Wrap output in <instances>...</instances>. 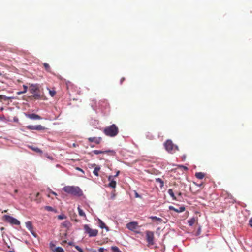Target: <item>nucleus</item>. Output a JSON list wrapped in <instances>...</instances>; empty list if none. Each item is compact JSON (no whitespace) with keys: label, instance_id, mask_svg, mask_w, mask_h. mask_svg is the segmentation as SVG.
<instances>
[{"label":"nucleus","instance_id":"nucleus-1","mask_svg":"<svg viewBox=\"0 0 252 252\" xmlns=\"http://www.w3.org/2000/svg\"><path fill=\"white\" fill-rule=\"evenodd\" d=\"M66 193L76 196H81L83 192L79 187L74 186H66L63 189Z\"/></svg>","mask_w":252,"mask_h":252},{"label":"nucleus","instance_id":"nucleus-2","mask_svg":"<svg viewBox=\"0 0 252 252\" xmlns=\"http://www.w3.org/2000/svg\"><path fill=\"white\" fill-rule=\"evenodd\" d=\"M104 133L107 136L114 137L119 132L118 127L115 124L107 126L103 130Z\"/></svg>","mask_w":252,"mask_h":252},{"label":"nucleus","instance_id":"nucleus-3","mask_svg":"<svg viewBox=\"0 0 252 252\" xmlns=\"http://www.w3.org/2000/svg\"><path fill=\"white\" fill-rule=\"evenodd\" d=\"M29 91L31 93L33 94V97L35 99H39L41 98V94L39 93V86L37 84L30 85Z\"/></svg>","mask_w":252,"mask_h":252},{"label":"nucleus","instance_id":"nucleus-4","mask_svg":"<svg viewBox=\"0 0 252 252\" xmlns=\"http://www.w3.org/2000/svg\"><path fill=\"white\" fill-rule=\"evenodd\" d=\"M164 146L165 149L170 153H173L179 150L178 146L175 145L171 140H167L164 143Z\"/></svg>","mask_w":252,"mask_h":252},{"label":"nucleus","instance_id":"nucleus-5","mask_svg":"<svg viewBox=\"0 0 252 252\" xmlns=\"http://www.w3.org/2000/svg\"><path fill=\"white\" fill-rule=\"evenodd\" d=\"M2 219L4 221L9 222L12 225H19L20 224V222L18 220L10 216L4 215Z\"/></svg>","mask_w":252,"mask_h":252},{"label":"nucleus","instance_id":"nucleus-6","mask_svg":"<svg viewBox=\"0 0 252 252\" xmlns=\"http://www.w3.org/2000/svg\"><path fill=\"white\" fill-rule=\"evenodd\" d=\"M146 240L148 243V246H152L154 244V233L152 231H146Z\"/></svg>","mask_w":252,"mask_h":252},{"label":"nucleus","instance_id":"nucleus-7","mask_svg":"<svg viewBox=\"0 0 252 252\" xmlns=\"http://www.w3.org/2000/svg\"><path fill=\"white\" fill-rule=\"evenodd\" d=\"M84 229L85 232L88 234L89 237H95L97 235L98 233L97 229H92L87 224L84 225Z\"/></svg>","mask_w":252,"mask_h":252},{"label":"nucleus","instance_id":"nucleus-8","mask_svg":"<svg viewBox=\"0 0 252 252\" xmlns=\"http://www.w3.org/2000/svg\"><path fill=\"white\" fill-rule=\"evenodd\" d=\"M92 152L95 155H98L100 154H107L111 156H114L116 154V152H115V151L112 150H106V151L95 150L93 151Z\"/></svg>","mask_w":252,"mask_h":252},{"label":"nucleus","instance_id":"nucleus-9","mask_svg":"<svg viewBox=\"0 0 252 252\" xmlns=\"http://www.w3.org/2000/svg\"><path fill=\"white\" fill-rule=\"evenodd\" d=\"M138 226V223L136 222H130L126 224V227L130 230L134 231Z\"/></svg>","mask_w":252,"mask_h":252},{"label":"nucleus","instance_id":"nucleus-10","mask_svg":"<svg viewBox=\"0 0 252 252\" xmlns=\"http://www.w3.org/2000/svg\"><path fill=\"white\" fill-rule=\"evenodd\" d=\"M169 209L170 210H173L177 213H181L184 212L185 210V207L183 206L180 207L179 208H175L174 207L172 206H170L169 207Z\"/></svg>","mask_w":252,"mask_h":252},{"label":"nucleus","instance_id":"nucleus-11","mask_svg":"<svg viewBox=\"0 0 252 252\" xmlns=\"http://www.w3.org/2000/svg\"><path fill=\"white\" fill-rule=\"evenodd\" d=\"M90 142H94L96 144H99L102 141L101 137H89L88 139Z\"/></svg>","mask_w":252,"mask_h":252},{"label":"nucleus","instance_id":"nucleus-12","mask_svg":"<svg viewBox=\"0 0 252 252\" xmlns=\"http://www.w3.org/2000/svg\"><path fill=\"white\" fill-rule=\"evenodd\" d=\"M108 179V181H110V183L108 184V186L112 188L115 189L116 187V182L113 179V176H109Z\"/></svg>","mask_w":252,"mask_h":252},{"label":"nucleus","instance_id":"nucleus-13","mask_svg":"<svg viewBox=\"0 0 252 252\" xmlns=\"http://www.w3.org/2000/svg\"><path fill=\"white\" fill-rule=\"evenodd\" d=\"M26 226L27 229L30 231V232L34 236H35V234L33 232V226L32 224L31 221H28L26 222Z\"/></svg>","mask_w":252,"mask_h":252},{"label":"nucleus","instance_id":"nucleus-14","mask_svg":"<svg viewBox=\"0 0 252 252\" xmlns=\"http://www.w3.org/2000/svg\"><path fill=\"white\" fill-rule=\"evenodd\" d=\"M27 116L29 118L33 120H40L42 119L40 116L35 114H29L27 115Z\"/></svg>","mask_w":252,"mask_h":252},{"label":"nucleus","instance_id":"nucleus-15","mask_svg":"<svg viewBox=\"0 0 252 252\" xmlns=\"http://www.w3.org/2000/svg\"><path fill=\"white\" fill-rule=\"evenodd\" d=\"M98 222L99 224V227L101 229L105 228L107 231L109 230V228L107 226H106L105 224L102 221V220H101L100 219H98Z\"/></svg>","mask_w":252,"mask_h":252},{"label":"nucleus","instance_id":"nucleus-16","mask_svg":"<svg viewBox=\"0 0 252 252\" xmlns=\"http://www.w3.org/2000/svg\"><path fill=\"white\" fill-rule=\"evenodd\" d=\"M29 148L37 153H39L40 154L42 153V150L37 147H35L32 146H29Z\"/></svg>","mask_w":252,"mask_h":252},{"label":"nucleus","instance_id":"nucleus-17","mask_svg":"<svg viewBox=\"0 0 252 252\" xmlns=\"http://www.w3.org/2000/svg\"><path fill=\"white\" fill-rule=\"evenodd\" d=\"M195 176L197 178L199 179H202L205 176V174L201 172H197L195 173Z\"/></svg>","mask_w":252,"mask_h":252},{"label":"nucleus","instance_id":"nucleus-18","mask_svg":"<svg viewBox=\"0 0 252 252\" xmlns=\"http://www.w3.org/2000/svg\"><path fill=\"white\" fill-rule=\"evenodd\" d=\"M168 194L170 195V196L172 198V199L174 200H176L177 198L174 195L173 191L172 189H169L168 190Z\"/></svg>","mask_w":252,"mask_h":252},{"label":"nucleus","instance_id":"nucleus-19","mask_svg":"<svg viewBox=\"0 0 252 252\" xmlns=\"http://www.w3.org/2000/svg\"><path fill=\"white\" fill-rule=\"evenodd\" d=\"M196 221V220L194 218H192L191 219L188 220V223L189 226H192Z\"/></svg>","mask_w":252,"mask_h":252},{"label":"nucleus","instance_id":"nucleus-20","mask_svg":"<svg viewBox=\"0 0 252 252\" xmlns=\"http://www.w3.org/2000/svg\"><path fill=\"white\" fill-rule=\"evenodd\" d=\"M77 209H78V213H79V216H83V217H85L86 218V216L85 215V213L83 211V210L81 209L80 208V207H78Z\"/></svg>","mask_w":252,"mask_h":252},{"label":"nucleus","instance_id":"nucleus-21","mask_svg":"<svg viewBox=\"0 0 252 252\" xmlns=\"http://www.w3.org/2000/svg\"><path fill=\"white\" fill-rule=\"evenodd\" d=\"M23 88H24V90L23 91H19V92H17V94L19 95V94H24V93H26V92L27 91V89H28V87L25 85H24L23 86Z\"/></svg>","mask_w":252,"mask_h":252},{"label":"nucleus","instance_id":"nucleus-22","mask_svg":"<svg viewBox=\"0 0 252 252\" xmlns=\"http://www.w3.org/2000/svg\"><path fill=\"white\" fill-rule=\"evenodd\" d=\"M43 66L47 71L49 72H51V68L49 64H48L47 63H44Z\"/></svg>","mask_w":252,"mask_h":252},{"label":"nucleus","instance_id":"nucleus-23","mask_svg":"<svg viewBox=\"0 0 252 252\" xmlns=\"http://www.w3.org/2000/svg\"><path fill=\"white\" fill-rule=\"evenodd\" d=\"M100 168L99 167H95L94 171H93V173L96 176H99V174H98V172L99 171H100Z\"/></svg>","mask_w":252,"mask_h":252},{"label":"nucleus","instance_id":"nucleus-24","mask_svg":"<svg viewBox=\"0 0 252 252\" xmlns=\"http://www.w3.org/2000/svg\"><path fill=\"white\" fill-rule=\"evenodd\" d=\"M36 130H44L46 129L47 128L40 125L36 126Z\"/></svg>","mask_w":252,"mask_h":252},{"label":"nucleus","instance_id":"nucleus-25","mask_svg":"<svg viewBox=\"0 0 252 252\" xmlns=\"http://www.w3.org/2000/svg\"><path fill=\"white\" fill-rule=\"evenodd\" d=\"M11 99V97H7L4 95H0V100H7Z\"/></svg>","mask_w":252,"mask_h":252},{"label":"nucleus","instance_id":"nucleus-26","mask_svg":"<svg viewBox=\"0 0 252 252\" xmlns=\"http://www.w3.org/2000/svg\"><path fill=\"white\" fill-rule=\"evenodd\" d=\"M26 128L29 130H36V126L29 125L26 126Z\"/></svg>","mask_w":252,"mask_h":252},{"label":"nucleus","instance_id":"nucleus-27","mask_svg":"<svg viewBox=\"0 0 252 252\" xmlns=\"http://www.w3.org/2000/svg\"><path fill=\"white\" fill-rule=\"evenodd\" d=\"M111 249L113 252H121L119 249L116 246H112Z\"/></svg>","mask_w":252,"mask_h":252},{"label":"nucleus","instance_id":"nucleus-28","mask_svg":"<svg viewBox=\"0 0 252 252\" xmlns=\"http://www.w3.org/2000/svg\"><path fill=\"white\" fill-rule=\"evenodd\" d=\"M152 220H156L161 222L162 221V219L160 218H158L156 216H152L150 217Z\"/></svg>","mask_w":252,"mask_h":252},{"label":"nucleus","instance_id":"nucleus-29","mask_svg":"<svg viewBox=\"0 0 252 252\" xmlns=\"http://www.w3.org/2000/svg\"><path fill=\"white\" fill-rule=\"evenodd\" d=\"M55 252H64L63 249L60 247H58L55 249Z\"/></svg>","mask_w":252,"mask_h":252},{"label":"nucleus","instance_id":"nucleus-30","mask_svg":"<svg viewBox=\"0 0 252 252\" xmlns=\"http://www.w3.org/2000/svg\"><path fill=\"white\" fill-rule=\"evenodd\" d=\"M49 94L51 96L53 97L56 94V92L54 90H49Z\"/></svg>","mask_w":252,"mask_h":252},{"label":"nucleus","instance_id":"nucleus-31","mask_svg":"<svg viewBox=\"0 0 252 252\" xmlns=\"http://www.w3.org/2000/svg\"><path fill=\"white\" fill-rule=\"evenodd\" d=\"M57 218L59 220H63V219H65L66 218V217L64 215L62 214V215H58Z\"/></svg>","mask_w":252,"mask_h":252},{"label":"nucleus","instance_id":"nucleus-32","mask_svg":"<svg viewBox=\"0 0 252 252\" xmlns=\"http://www.w3.org/2000/svg\"><path fill=\"white\" fill-rule=\"evenodd\" d=\"M156 181L157 182L160 183V184H161V187L163 186L164 182H163V181L160 178H157V179H156Z\"/></svg>","mask_w":252,"mask_h":252},{"label":"nucleus","instance_id":"nucleus-33","mask_svg":"<svg viewBox=\"0 0 252 252\" xmlns=\"http://www.w3.org/2000/svg\"><path fill=\"white\" fill-rule=\"evenodd\" d=\"M75 249L78 251L79 252H83V250L78 246H76L75 247Z\"/></svg>","mask_w":252,"mask_h":252},{"label":"nucleus","instance_id":"nucleus-34","mask_svg":"<svg viewBox=\"0 0 252 252\" xmlns=\"http://www.w3.org/2000/svg\"><path fill=\"white\" fill-rule=\"evenodd\" d=\"M249 224L250 226L252 228V217L250 218L249 220Z\"/></svg>","mask_w":252,"mask_h":252},{"label":"nucleus","instance_id":"nucleus-35","mask_svg":"<svg viewBox=\"0 0 252 252\" xmlns=\"http://www.w3.org/2000/svg\"><path fill=\"white\" fill-rule=\"evenodd\" d=\"M46 209L48 210V211H52L53 210V208L52 207H50V206H46Z\"/></svg>","mask_w":252,"mask_h":252},{"label":"nucleus","instance_id":"nucleus-36","mask_svg":"<svg viewBox=\"0 0 252 252\" xmlns=\"http://www.w3.org/2000/svg\"><path fill=\"white\" fill-rule=\"evenodd\" d=\"M125 78L122 77L120 80V84H122L123 83V82L125 81Z\"/></svg>","mask_w":252,"mask_h":252},{"label":"nucleus","instance_id":"nucleus-37","mask_svg":"<svg viewBox=\"0 0 252 252\" xmlns=\"http://www.w3.org/2000/svg\"><path fill=\"white\" fill-rule=\"evenodd\" d=\"M104 248H100L99 249H98V252H104Z\"/></svg>","mask_w":252,"mask_h":252},{"label":"nucleus","instance_id":"nucleus-38","mask_svg":"<svg viewBox=\"0 0 252 252\" xmlns=\"http://www.w3.org/2000/svg\"><path fill=\"white\" fill-rule=\"evenodd\" d=\"M135 197L136 198L141 197V196L138 194V193L137 192H135Z\"/></svg>","mask_w":252,"mask_h":252},{"label":"nucleus","instance_id":"nucleus-39","mask_svg":"<svg viewBox=\"0 0 252 252\" xmlns=\"http://www.w3.org/2000/svg\"><path fill=\"white\" fill-rule=\"evenodd\" d=\"M120 174V171H118L116 174V175L114 176V177H117L119 174Z\"/></svg>","mask_w":252,"mask_h":252},{"label":"nucleus","instance_id":"nucleus-40","mask_svg":"<svg viewBox=\"0 0 252 252\" xmlns=\"http://www.w3.org/2000/svg\"><path fill=\"white\" fill-rule=\"evenodd\" d=\"M67 222H63L62 224L63 226L64 227H66L67 226Z\"/></svg>","mask_w":252,"mask_h":252},{"label":"nucleus","instance_id":"nucleus-41","mask_svg":"<svg viewBox=\"0 0 252 252\" xmlns=\"http://www.w3.org/2000/svg\"><path fill=\"white\" fill-rule=\"evenodd\" d=\"M51 193L55 195H57V193L54 191H52Z\"/></svg>","mask_w":252,"mask_h":252},{"label":"nucleus","instance_id":"nucleus-42","mask_svg":"<svg viewBox=\"0 0 252 252\" xmlns=\"http://www.w3.org/2000/svg\"><path fill=\"white\" fill-rule=\"evenodd\" d=\"M39 193L38 192V193H36V197H38L39 196Z\"/></svg>","mask_w":252,"mask_h":252},{"label":"nucleus","instance_id":"nucleus-43","mask_svg":"<svg viewBox=\"0 0 252 252\" xmlns=\"http://www.w3.org/2000/svg\"><path fill=\"white\" fill-rule=\"evenodd\" d=\"M178 195L179 196H181V195H182V193H181V192H179V193H178Z\"/></svg>","mask_w":252,"mask_h":252},{"label":"nucleus","instance_id":"nucleus-44","mask_svg":"<svg viewBox=\"0 0 252 252\" xmlns=\"http://www.w3.org/2000/svg\"><path fill=\"white\" fill-rule=\"evenodd\" d=\"M17 192H18V190H17V189H15V190H14V193H17Z\"/></svg>","mask_w":252,"mask_h":252},{"label":"nucleus","instance_id":"nucleus-45","mask_svg":"<svg viewBox=\"0 0 252 252\" xmlns=\"http://www.w3.org/2000/svg\"><path fill=\"white\" fill-rule=\"evenodd\" d=\"M114 197H115V194H113V195H112V196L111 198H112V199H113Z\"/></svg>","mask_w":252,"mask_h":252},{"label":"nucleus","instance_id":"nucleus-46","mask_svg":"<svg viewBox=\"0 0 252 252\" xmlns=\"http://www.w3.org/2000/svg\"><path fill=\"white\" fill-rule=\"evenodd\" d=\"M77 170H79V171H82V169H80V168H78H78H77Z\"/></svg>","mask_w":252,"mask_h":252},{"label":"nucleus","instance_id":"nucleus-47","mask_svg":"<svg viewBox=\"0 0 252 252\" xmlns=\"http://www.w3.org/2000/svg\"><path fill=\"white\" fill-rule=\"evenodd\" d=\"M7 210H5L3 211H2V213H5V212H7Z\"/></svg>","mask_w":252,"mask_h":252},{"label":"nucleus","instance_id":"nucleus-48","mask_svg":"<svg viewBox=\"0 0 252 252\" xmlns=\"http://www.w3.org/2000/svg\"><path fill=\"white\" fill-rule=\"evenodd\" d=\"M197 185L199 187H200L202 185V184H200Z\"/></svg>","mask_w":252,"mask_h":252},{"label":"nucleus","instance_id":"nucleus-49","mask_svg":"<svg viewBox=\"0 0 252 252\" xmlns=\"http://www.w3.org/2000/svg\"><path fill=\"white\" fill-rule=\"evenodd\" d=\"M0 110H1V111H2V110H3V108H1L0 109Z\"/></svg>","mask_w":252,"mask_h":252},{"label":"nucleus","instance_id":"nucleus-50","mask_svg":"<svg viewBox=\"0 0 252 252\" xmlns=\"http://www.w3.org/2000/svg\"><path fill=\"white\" fill-rule=\"evenodd\" d=\"M91 147H94V146L93 145H91Z\"/></svg>","mask_w":252,"mask_h":252},{"label":"nucleus","instance_id":"nucleus-51","mask_svg":"<svg viewBox=\"0 0 252 252\" xmlns=\"http://www.w3.org/2000/svg\"><path fill=\"white\" fill-rule=\"evenodd\" d=\"M9 252H12V251H9Z\"/></svg>","mask_w":252,"mask_h":252}]
</instances>
